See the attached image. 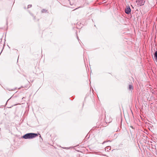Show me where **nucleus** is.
<instances>
[{
  "mask_svg": "<svg viewBox=\"0 0 157 157\" xmlns=\"http://www.w3.org/2000/svg\"><path fill=\"white\" fill-rule=\"evenodd\" d=\"M38 136L37 134L34 133H28L25 134L23 136V138L25 139H30L34 138Z\"/></svg>",
  "mask_w": 157,
  "mask_h": 157,
  "instance_id": "1",
  "label": "nucleus"
},
{
  "mask_svg": "<svg viewBox=\"0 0 157 157\" xmlns=\"http://www.w3.org/2000/svg\"><path fill=\"white\" fill-rule=\"evenodd\" d=\"M136 2L137 3L138 5L141 6L144 4L145 1L144 0H136Z\"/></svg>",
  "mask_w": 157,
  "mask_h": 157,
  "instance_id": "2",
  "label": "nucleus"
},
{
  "mask_svg": "<svg viewBox=\"0 0 157 157\" xmlns=\"http://www.w3.org/2000/svg\"><path fill=\"white\" fill-rule=\"evenodd\" d=\"M131 9L129 7H127L125 10V13L127 14L131 12Z\"/></svg>",
  "mask_w": 157,
  "mask_h": 157,
  "instance_id": "3",
  "label": "nucleus"
},
{
  "mask_svg": "<svg viewBox=\"0 0 157 157\" xmlns=\"http://www.w3.org/2000/svg\"><path fill=\"white\" fill-rule=\"evenodd\" d=\"M154 59L156 62H157V51H156L154 55Z\"/></svg>",
  "mask_w": 157,
  "mask_h": 157,
  "instance_id": "4",
  "label": "nucleus"
},
{
  "mask_svg": "<svg viewBox=\"0 0 157 157\" xmlns=\"http://www.w3.org/2000/svg\"><path fill=\"white\" fill-rule=\"evenodd\" d=\"M128 89L130 90H133V87L132 86V85H129V86Z\"/></svg>",
  "mask_w": 157,
  "mask_h": 157,
  "instance_id": "5",
  "label": "nucleus"
},
{
  "mask_svg": "<svg viewBox=\"0 0 157 157\" xmlns=\"http://www.w3.org/2000/svg\"><path fill=\"white\" fill-rule=\"evenodd\" d=\"M32 6V5H29L28 6V8H29L31 7Z\"/></svg>",
  "mask_w": 157,
  "mask_h": 157,
  "instance_id": "6",
  "label": "nucleus"
},
{
  "mask_svg": "<svg viewBox=\"0 0 157 157\" xmlns=\"http://www.w3.org/2000/svg\"><path fill=\"white\" fill-rule=\"evenodd\" d=\"M46 11V10H44V9H43V10H42V12H43V13L45 12Z\"/></svg>",
  "mask_w": 157,
  "mask_h": 157,
  "instance_id": "7",
  "label": "nucleus"
},
{
  "mask_svg": "<svg viewBox=\"0 0 157 157\" xmlns=\"http://www.w3.org/2000/svg\"><path fill=\"white\" fill-rule=\"evenodd\" d=\"M107 149H109V150L110 149V147H107Z\"/></svg>",
  "mask_w": 157,
  "mask_h": 157,
  "instance_id": "8",
  "label": "nucleus"
},
{
  "mask_svg": "<svg viewBox=\"0 0 157 157\" xmlns=\"http://www.w3.org/2000/svg\"><path fill=\"white\" fill-rule=\"evenodd\" d=\"M107 147H106V148H105V150H107Z\"/></svg>",
  "mask_w": 157,
  "mask_h": 157,
  "instance_id": "9",
  "label": "nucleus"
}]
</instances>
